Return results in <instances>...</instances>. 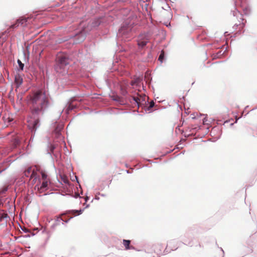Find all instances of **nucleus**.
Instances as JSON below:
<instances>
[{
  "label": "nucleus",
  "instance_id": "obj_11",
  "mask_svg": "<svg viewBox=\"0 0 257 257\" xmlns=\"http://www.w3.org/2000/svg\"><path fill=\"white\" fill-rule=\"evenodd\" d=\"M60 176L61 181L63 182L65 184H69V179L66 175H65V174H61Z\"/></svg>",
  "mask_w": 257,
  "mask_h": 257
},
{
  "label": "nucleus",
  "instance_id": "obj_15",
  "mask_svg": "<svg viewBox=\"0 0 257 257\" xmlns=\"http://www.w3.org/2000/svg\"><path fill=\"white\" fill-rule=\"evenodd\" d=\"M65 215H62L60 217H58L57 221L58 222H60V221L67 222V220H65Z\"/></svg>",
  "mask_w": 257,
  "mask_h": 257
},
{
  "label": "nucleus",
  "instance_id": "obj_7",
  "mask_svg": "<svg viewBox=\"0 0 257 257\" xmlns=\"http://www.w3.org/2000/svg\"><path fill=\"white\" fill-rule=\"evenodd\" d=\"M15 83L17 85V88H18L23 83V78L22 76L19 75H16L15 79Z\"/></svg>",
  "mask_w": 257,
  "mask_h": 257
},
{
  "label": "nucleus",
  "instance_id": "obj_3",
  "mask_svg": "<svg viewBox=\"0 0 257 257\" xmlns=\"http://www.w3.org/2000/svg\"><path fill=\"white\" fill-rule=\"evenodd\" d=\"M41 174L42 175V184L40 186L38 185L36 186V187H38V190L40 193L48 189V185L50 184V180L47 174L43 171H41Z\"/></svg>",
  "mask_w": 257,
  "mask_h": 257
},
{
  "label": "nucleus",
  "instance_id": "obj_22",
  "mask_svg": "<svg viewBox=\"0 0 257 257\" xmlns=\"http://www.w3.org/2000/svg\"><path fill=\"white\" fill-rule=\"evenodd\" d=\"M23 97L22 94H19L18 95V99H19V102L20 103H21V101L22 100Z\"/></svg>",
  "mask_w": 257,
  "mask_h": 257
},
{
  "label": "nucleus",
  "instance_id": "obj_4",
  "mask_svg": "<svg viewBox=\"0 0 257 257\" xmlns=\"http://www.w3.org/2000/svg\"><path fill=\"white\" fill-rule=\"evenodd\" d=\"M148 37L145 35H140L138 37V45L141 48H143L149 42Z\"/></svg>",
  "mask_w": 257,
  "mask_h": 257
},
{
  "label": "nucleus",
  "instance_id": "obj_13",
  "mask_svg": "<svg viewBox=\"0 0 257 257\" xmlns=\"http://www.w3.org/2000/svg\"><path fill=\"white\" fill-rule=\"evenodd\" d=\"M8 217V215L7 213H0V222H2L5 218H7Z\"/></svg>",
  "mask_w": 257,
  "mask_h": 257
},
{
  "label": "nucleus",
  "instance_id": "obj_2",
  "mask_svg": "<svg viewBox=\"0 0 257 257\" xmlns=\"http://www.w3.org/2000/svg\"><path fill=\"white\" fill-rule=\"evenodd\" d=\"M58 62L55 66L56 71L60 73L66 71L67 66L69 64L68 58L63 54H60L57 57Z\"/></svg>",
  "mask_w": 257,
  "mask_h": 257
},
{
  "label": "nucleus",
  "instance_id": "obj_26",
  "mask_svg": "<svg viewBox=\"0 0 257 257\" xmlns=\"http://www.w3.org/2000/svg\"><path fill=\"white\" fill-rule=\"evenodd\" d=\"M135 83H136V82H135V81H132V85H134V84H135Z\"/></svg>",
  "mask_w": 257,
  "mask_h": 257
},
{
  "label": "nucleus",
  "instance_id": "obj_10",
  "mask_svg": "<svg viewBox=\"0 0 257 257\" xmlns=\"http://www.w3.org/2000/svg\"><path fill=\"white\" fill-rule=\"evenodd\" d=\"M18 23L19 24L20 26H25L27 25V18H20L17 20Z\"/></svg>",
  "mask_w": 257,
  "mask_h": 257
},
{
  "label": "nucleus",
  "instance_id": "obj_24",
  "mask_svg": "<svg viewBox=\"0 0 257 257\" xmlns=\"http://www.w3.org/2000/svg\"><path fill=\"white\" fill-rule=\"evenodd\" d=\"M8 190V188L7 187H5L3 189V190L1 191V193H5V192H6Z\"/></svg>",
  "mask_w": 257,
  "mask_h": 257
},
{
  "label": "nucleus",
  "instance_id": "obj_16",
  "mask_svg": "<svg viewBox=\"0 0 257 257\" xmlns=\"http://www.w3.org/2000/svg\"><path fill=\"white\" fill-rule=\"evenodd\" d=\"M76 108V106L73 105V104L72 103H70L67 107V111H69L70 110H71L74 108Z\"/></svg>",
  "mask_w": 257,
  "mask_h": 257
},
{
  "label": "nucleus",
  "instance_id": "obj_25",
  "mask_svg": "<svg viewBox=\"0 0 257 257\" xmlns=\"http://www.w3.org/2000/svg\"><path fill=\"white\" fill-rule=\"evenodd\" d=\"M34 174H35V172H34V171H33L32 173V174H31V178H32L33 176L34 175Z\"/></svg>",
  "mask_w": 257,
  "mask_h": 257
},
{
  "label": "nucleus",
  "instance_id": "obj_18",
  "mask_svg": "<svg viewBox=\"0 0 257 257\" xmlns=\"http://www.w3.org/2000/svg\"><path fill=\"white\" fill-rule=\"evenodd\" d=\"M32 168L31 167L29 168L27 170L25 171V175L26 176H28V175L31 172Z\"/></svg>",
  "mask_w": 257,
  "mask_h": 257
},
{
  "label": "nucleus",
  "instance_id": "obj_6",
  "mask_svg": "<svg viewBox=\"0 0 257 257\" xmlns=\"http://www.w3.org/2000/svg\"><path fill=\"white\" fill-rule=\"evenodd\" d=\"M29 126L30 127H31V129H32L33 131H35L37 128L39 126V118H37L35 119L34 121H29Z\"/></svg>",
  "mask_w": 257,
  "mask_h": 257
},
{
  "label": "nucleus",
  "instance_id": "obj_28",
  "mask_svg": "<svg viewBox=\"0 0 257 257\" xmlns=\"http://www.w3.org/2000/svg\"><path fill=\"white\" fill-rule=\"evenodd\" d=\"M72 181H74V178L72 179Z\"/></svg>",
  "mask_w": 257,
  "mask_h": 257
},
{
  "label": "nucleus",
  "instance_id": "obj_17",
  "mask_svg": "<svg viewBox=\"0 0 257 257\" xmlns=\"http://www.w3.org/2000/svg\"><path fill=\"white\" fill-rule=\"evenodd\" d=\"M20 26L19 24L18 23V21H17L13 25H11L10 26V28L15 29Z\"/></svg>",
  "mask_w": 257,
  "mask_h": 257
},
{
  "label": "nucleus",
  "instance_id": "obj_5",
  "mask_svg": "<svg viewBox=\"0 0 257 257\" xmlns=\"http://www.w3.org/2000/svg\"><path fill=\"white\" fill-rule=\"evenodd\" d=\"M131 31V28L130 26H123L119 30V35L122 36L127 34Z\"/></svg>",
  "mask_w": 257,
  "mask_h": 257
},
{
  "label": "nucleus",
  "instance_id": "obj_27",
  "mask_svg": "<svg viewBox=\"0 0 257 257\" xmlns=\"http://www.w3.org/2000/svg\"><path fill=\"white\" fill-rule=\"evenodd\" d=\"M74 178H75V179L76 180H77V176H75Z\"/></svg>",
  "mask_w": 257,
  "mask_h": 257
},
{
  "label": "nucleus",
  "instance_id": "obj_9",
  "mask_svg": "<svg viewBox=\"0 0 257 257\" xmlns=\"http://www.w3.org/2000/svg\"><path fill=\"white\" fill-rule=\"evenodd\" d=\"M20 139L18 136L15 137L12 140L13 148H17L20 145Z\"/></svg>",
  "mask_w": 257,
  "mask_h": 257
},
{
  "label": "nucleus",
  "instance_id": "obj_14",
  "mask_svg": "<svg viewBox=\"0 0 257 257\" xmlns=\"http://www.w3.org/2000/svg\"><path fill=\"white\" fill-rule=\"evenodd\" d=\"M164 58V51L162 50L161 52V54L159 57L158 60L160 61L161 63L163 62V59Z\"/></svg>",
  "mask_w": 257,
  "mask_h": 257
},
{
  "label": "nucleus",
  "instance_id": "obj_12",
  "mask_svg": "<svg viewBox=\"0 0 257 257\" xmlns=\"http://www.w3.org/2000/svg\"><path fill=\"white\" fill-rule=\"evenodd\" d=\"M130 242L131 241L130 240H123V244L125 246V249L127 250L131 248V247H130Z\"/></svg>",
  "mask_w": 257,
  "mask_h": 257
},
{
  "label": "nucleus",
  "instance_id": "obj_19",
  "mask_svg": "<svg viewBox=\"0 0 257 257\" xmlns=\"http://www.w3.org/2000/svg\"><path fill=\"white\" fill-rule=\"evenodd\" d=\"M155 105V102L153 101H152L150 103L149 106L148 108L149 110H150L152 108H153Z\"/></svg>",
  "mask_w": 257,
  "mask_h": 257
},
{
  "label": "nucleus",
  "instance_id": "obj_23",
  "mask_svg": "<svg viewBox=\"0 0 257 257\" xmlns=\"http://www.w3.org/2000/svg\"><path fill=\"white\" fill-rule=\"evenodd\" d=\"M113 100H115V101H119V100H120V98L118 96H113Z\"/></svg>",
  "mask_w": 257,
  "mask_h": 257
},
{
  "label": "nucleus",
  "instance_id": "obj_20",
  "mask_svg": "<svg viewBox=\"0 0 257 257\" xmlns=\"http://www.w3.org/2000/svg\"><path fill=\"white\" fill-rule=\"evenodd\" d=\"M18 63L19 64V67H20V68L21 69V70H23V68H24V64H23L21 61L19 60H18Z\"/></svg>",
  "mask_w": 257,
  "mask_h": 257
},
{
  "label": "nucleus",
  "instance_id": "obj_1",
  "mask_svg": "<svg viewBox=\"0 0 257 257\" xmlns=\"http://www.w3.org/2000/svg\"><path fill=\"white\" fill-rule=\"evenodd\" d=\"M33 115H38L47 107L49 103L48 96L42 90L33 92L27 97Z\"/></svg>",
  "mask_w": 257,
  "mask_h": 257
},
{
  "label": "nucleus",
  "instance_id": "obj_8",
  "mask_svg": "<svg viewBox=\"0 0 257 257\" xmlns=\"http://www.w3.org/2000/svg\"><path fill=\"white\" fill-rule=\"evenodd\" d=\"M132 97L133 100L135 101V102L139 106L141 105V100H143L145 97V96H141L138 95L137 96H132Z\"/></svg>",
  "mask_w": 257,
  "mask_h": 257
},
{
  "label": "nucleus",
  "instance_id": "obj_21",
  "mask_svg": "<svg viewBox=\"0 0 257 257\" xmlns=\"http://www.w3.org/2000/svg\"><path fill=\"white\" fill-rule=\"evenodd\" d=\"M73 212L75 213L74 214V215H79L82 213V211L81 210L73 211Z\"/></svg>",
  "mask_w": 257,
  "mask_h": 257
}]
</instances>
